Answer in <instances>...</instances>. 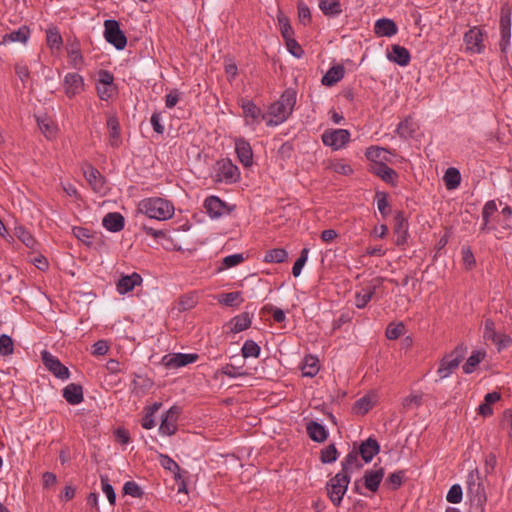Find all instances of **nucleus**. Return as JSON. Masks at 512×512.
<instances>
[{
  "label": "nucleus",
  "mask_w": 512,
  "mask_h": 512,
  "mask_svg": "<svg viewBox=\"0 0 512 512\" xmlns=\"http://www.w3.org/2000/svg\"><path fill=\"white\" fill-rule=\"evenodd\" d=\"M235 150L239 161L245 167H249L253 164V152L249 142L244 139H237L235 141Z\"/></svg>",
  "instance_id": "obj_18"
},
{
  "label": "nucleus",
  "mask_w": 512,
  "mask_h": 512,
  "mask_svg": "<svg viewBox=\"0 0 512 512\" xmlns=\"http://www.w3.org/2000/svg\"><path fill=\"white\" fill-rule=\"evenodd\" d=\"M396 222H397V225L395 227V232L398 234L397 244H401L405 240V233H406V228L404 225V218L401 213L397 214Z\"/></svg>",
  "instance_id": "obj_63"
},
{
  "label": "nucleus",
  "mask_w": 512,
  "mask_h": 512,
  "mask_svg": "<svg viewBox=\"0 0 512 512\" xmlns=\"http://www.w3.org/2000/svg\"><path fill=\"white\" fill-rule=\"evenodd\" d=\"M14 351V344L12 338L7 334L0 336V354L2 356L11 355Z\"/></svg>",
  "instance_id": "obj_50"
},
{
  "label": "nucleus",
  "mask_w": 512,
  "mask_h": 512,
  "mask_svg": "<svg viewBox=\"0 0 512 512\" xmlns=\"http://www.w3.org/2000/svg\"><path fill=\"white\" fill-rule=\"evenodd\" d=\"M380 447L378 442L373 438H368L362 442L358 448V454L365 463L371 462L373 457L379 453Z\"/></svg>",
  "instance_id": "obj_19"
},
{
  "label": "nucleus",
  "mask_w": 512,
  "mask_h": 512,
  "mask_svg": "<svg viewBox=\"0 0 512 512\" xmlns=\"http://www.w3.org/2000/svg\"><path fill=\"white\" fill-rule=\"evenodd\" d=\"M102 224L107 230L118 232L124 228V217L117 212L108 213L104 216Z\"/></svg>",
  "instance_id": "obj_25"
},
{
  "label": "nucleus",
  "mask_w": 512,
  "mask_h": 512,
  "mask_svg": "<svg viewBox=\"0 0 512 512\" xmlns=\"http://www.w3.org/2000/svg\"><path fill=\"white\" fill-rule=\"evenodd\" d=\"M319 8L326 16H337L342 12L339 0H321Z\"/></svg>",
  "instance_id": "obj_34"
},
{
  "label": "nucleus",
  "mask_w": 512,
  "mask_h": 512,
  "mask_svg": "<svg viewBox=\"0 0 512 512\" xmlns=\"http://www.w3.org/2000/svg\"><path fill=\"white\" fill-rule=\"evenodd\" d=\"M498 210L495 200H490L485 203L482 209V218L484 222H490V217Z\"/></svg>",
  "instance_id": "obj_61"
},
{
  "label": "nucleus",
  "mask_w": 512,
  "mask_h": 512,
  "mask_svg": "<svg viewBox=\"0 0 512 512\" xmlns=\"http://www.w3.org/2000/svg\"><path fill=\"white\" fill-rule=\"evenodd\" d=\"M123 491L125 494L130 495L135 498H140L143 495V491L140 486L134 481H128L123 486Z\"/></svg>",
  "instance_id": "obj_56"
},
{
  "label": "nucleus",
  "mask_w": 512,
  "mask_h": 512,
  "mask_svg": "<svg viewBox=\"0 0 512 512\" xmlns=\"http://www.w3.org/2000/svg\"><path fill=\"white\" fill-rule=\"evenodd\" d=\"M308 253H309L308 248L302 249L299 258L295 261V263L292 267V274L294 277L300 276L302 268L304 267L305 263L307 262Z\"/></svg>",
  "instance_id": "obj_52"
},
{
  "label": "nucleus",
  "mask_w": 512,
  "mask_h": 512,
  "mask_svg": "<svg viewBox=\"0 0 512 512\" xmlns=\"http://www.w3.org/2000/svg\"><path fill=\"white\" fill-rule=\"evenodd\" d=\"M443 181L448 190L456 189L461 183V174L457 168L449 167L443 176Z\"/></svg>",
  "instance_id": "obj_31"
},
{
  "label": "nucleus",
  "mask_w": 512,
  "mask_h": 512,
  "mask_svg": "<svg viewBox=\"0 0 512 512\" xmlns=\"http://www.w3.org/2000/svg\"><path fill=\"white\" fill-rule=\"evenodd\" d=\"M318 371V359L312 355L306 356L302 365V375L305 377H314Z\"/></svg>",
  "instance_id": "obj_35"
},
{
  "label": "nucleus",
  "mask_w": 512,
  "mask_h": 512,
  "mask_svg": "<svg viewBox=\"0 0 512 512\" xmlns=\"http://www.w3.org/2000/svg\"><path fill=\"white\" fill-rule=\"evenodd\" d=\"M107 126L110 131V143L112 146H118L120 131H119V122L116 117L111 116L107 120Z\"/></svg>",
  "instance_id": "obj_41"
},
{
  "label": "nucleus",
  "mask_w": 512,
  "mask_h": 512,
  "mask_svg": "<svg viewBox=\"0 0 512 512\" xmlns=\"http://www.w3.org/2000/svg\"><path fill=\"white\" fill-rule=\"evenodd\" d=\"M446 499L448 502L453 503V504L459 503L462 500V489H461L460 485H457V484L453 485L449 489Z\"/></svg>",
  "instance_id": "obj_62"
},
{
  "label": "nucleus",
  "mask_w": 512,
  "mask_h": 512,
  "mask_svg": "<svg viewBox=\"0 0 512 512\" xmlns=\"http://www.w3.org/2000/svg\"><path fill=\"white\" fill-rule=\"evenodd\" d=\"M101 484H102V491L106 495L109 503L111 505H114L115 501H116V494L106 476H101Z\"/></svg>",
  "instance_id": "obj_55"
},
{
  "label": "nucleus",
  "mask_w": 512,
  "mask_h": 512,
  "mask_svg": "<svg viewBox=\"0 0 512 512\" xmlns=\"http://www.w3.org/2000/svg\"><path fill=\"white\" fill-rule=\"evenodd\" d=\"M468 494L472 497V500L476 502L478 505H482L485 500V492L483 485L479 482L478 474H474L473 472L468 476Z\"/></svg>",
  "instance_id": "obj_15"
},
{
  "label": "nucleus",
  "mask_w": 512,
  "mask_h": 512,
  "mask_svg": "<svg viewBox=\"0 0 512 512\" xmlns=\"http://www.w3.org/2000/svg\"><path fill=\"white\" fill-rule=\"evenodd\" d=\"M204 208L207 214L213 219L220 218L230 212L226 203L216 196L208 197L204 201Z\"/></svg>",
  "instance_id": "obj_13"
},
{
  "label": "nucleus",
  "mask_w": 512,
  "mask_h": 512,
  "mask_svg": "<svg viewBox=\"0 0 512 512\" xmlns=\"http://www.w3.org/2000/svg\"><path fill=\"white\" fill-rule=\"evenodd\" d=\"M98 96L101 100H109L115 93L114 85H96Z\"/></svg>",
  "instance_id": "obj_60"
},
{
  "label": "nucleus",
  "mask_w": 512,
  "mask_h": 512,
  "mask_svg": "<svg viewBox=\"0 0 512 512\" xmlns=\"http://www.w3.org/2000/svg\"><path fill=\"white\" fill-rule=\"evenodd\" d=\"M295 103L296 92L292 89L285 90L280 99L273 103L270 107V114L277 120L275 122L269 120L267 124L272 126L284 122L292 113Z\"/></svg>",
  "instance_id": "obj_2"
},
{
  "label": "nucleus",
  "mask_w": 512,
  "mask_h": 512,
  "mask_svg": "<svg viewBox=\"0 0 512 512\" xmlns=\"http://www.w3.org/2000/svg\"><path fill=\"white\" fill-rule=\"evenodd\" d=\"M307 433L309 437L316 442H324L327 439L328 433L324 426L319 424L318 422L311 421L307 424Z\"/></svg>",
  "instance_id": "obj_27"
},
{
  "label": "nucleus",
  "mask_w": 512,
  "mask_h": 512,
  "mask_svg": "<svg viewBox=\"0 0 512 512\" xmlns=\"http://www.w3.org/2000/svg\"><path fill=\"white\" fill-rule=\"evenodd\" d=\"M387 154L388 151L380 147H370L366 152V156L373 162L372 164L382 163L383 160L387 159Z\"/></svg>",
  "instance_id": "obj_42"
},
{
  "label": "nucleus",
  "mask_w": 512,
  "mask_h": 512,
  "mask_svg": "<svg viewBox=\"0 0 512 512\" xmlns=\"http://www.w3.org/2000/svg\"><path fill=\"white\" fill-rule=\"evenodd\" d=\"M219 302L226 306H237L242 302L240 292H230L221 295Z\"/></svg>",
  "instance_id": "obj_48"
},
{
  "label": "nucleus",
  "mask_w": 512,
  "mask_h": 512,
  "mask_svg": "<svg viewBox=\"0 0 512 512\" xmlns=\"http://www.w3.org/2000/svg\"><path fill=\"white\" fill-rule=\"evenodd\" d=\"M104 37L117 50H123L127 44V38L121 31L119 23L114 19H107L104 22Z\"/></svg>",
  "instance_id": "obj_5"
},
{
  "label": "nucleus",
  "mask_w": 512,
  "mask_h": 512,
  "mask_svg": "<svg viewBox=\"0 0 512 512\" xmlns=\"http://www.w3.org/2000/svg\"><path fill=\"white\" fill-rule=\"evenodd\" d=\"M341 473L345 475H351L354 471H358L362 468V463L359 460V454L357 449L351 450L341 463Z\"/></svg>",
  "instance_id": "obj_22"
},
{
  "label": "nucleus",
  "mask_w": 512,
  "mask_h": 512,
  "mask_svg": "<svg viewBox=\"0 0 512 512\" xmlns=\"http://www.w3.org/2000/svg\"><path fill=\"white\" fill-rule=\"evenodd\" d=\"M405 325L402 322L390 323L386 328V337L395 340L405 333Z\"/></svg>",
  "instance_id": "obj_47"
},
{
  "label": "nucleus",
  "mask_w": 512,
  "mask_h": 512,
  "mask_svg": "<svg viewBox=\"0 0 512 512\" xmlns=\"http://www.w3.org/2000/svg\"><path fill=\"white\" fill-rule=\"evenodd\" d=\"M511 40V27L510 22H501V41H500V49L503 53H507L510 47Z\"/></svg>",
  "instance_id": "obj_39"
},
{
  "label": "nucleus",
  "mask_w": 512,
  "mask_h": 512,
  "mask_svg": "<svg viewBox=\"0 0 512 512\" xmlns=\"http://www.w3.org/2000/svg\"><path fill=\"white\" fill-rule=\"evenodd\" d=\"M47 43L51 48L59 49L62 45V37L56 29L47 31Z\"/></svg>",
  "instance_id": "obj_57"
},
{
  "label": "nucleus",
  "mask_w": 512,
  "mask_h": 512,
  "mask_svg": "<svg viewBox=\"0 0 512 512\" xmlns=\"http://www.w3.org/2000/svg\"><path fill=\"white\" fill-rule=\"evenodd\" d=\"M338 452L334 444L328 445L321 451V461L323 463H333L337 460Z\"/></svg>",
  "instance_id": "obj_53"
},
{
  "label": "nucleus",
  "mask_w": 512,
  "mask_h": 512,
  "mask_svg": "<svg viewBox=\"0 0 512 512\" xmlns=\"http://www.w3.org/2000/svg\"><path fill=\"white\" fill-rule=\"evenodd\" d=\"M329 168L338 174L341 175H350L353 173V169L351 165L343 160H337L334 162H331Z\"/></svg>",
  "instance_id": "obj_49"
},
{
  "label": "nucleus",
  "mask_w": 512,
  "mask_h": 512,
  "mask_svg": "<svg viewBox=\"0 0 512 512\" xmlns=\"http://www.w3.org/2000/svg\"><path fill=\"white\" fill-rule=\"evenodd\" d=\"M15 235L27 247L34 248V246L36 244V240L25 227H23V226L16 227Z\"/></svg>",
  "instance_id": "obj_43"
},
{
  "label": "nucleus",
  "mask_w": 512,
  "mask_h": 512,
  "mask_svg": "<svg viewBox=\"0 0 512 512\" xmlns=\"http://www.w3.org/2000/svg\"><path fill=\"white\" fill-rule=\"evenodd\" d=\"M416 122L412 116L400 122L397 128L398 134L403 138H413Z\"/></svg>",
  "instance_id": "obj_36"
},
{
  "label": "nucleus",
  "mask_w": 512,
  "mask_h": 512,
  "mask_svg": "<svg viewBox=\"0 0 512 512\" xmlns=\"http://www.w3.org/2000/svg\"><path fill=\"white\" fill-rule=\"evenodd\" d=\"M397 32L398 27L392 19L381 18L374 24V33L377 37H392Z\"/></svg>",
  "instance_id": "obj_17"
},
{
  "label": "nucleus",
  "mask_w": 512,
  "mask_h": 512,
  "mask_svg": "<svg viewBox=\"0 0 512 512\" xmlns=\"http://www.w3.org/2000/svg\"><path fill=\"white\" fill-rule=\"evenodd\" d=\"M138 211L151 219L164 221L174 215L173 204L160 197H151L141 200L138 204Z\"/></svg>",
  "instance_id": "obj_1"
},
{
  "label": "nucleus",
  "mask_w": 512,
  "mask_h": 512,
  "mask_svg": "<svg viewBox=\"0 0 512 512\" xmlns=\"http://www.w3.org/2000/svg\"><path fill=\"white\" fill-rule=\"evenodd\" d=\"M180 414L179 408L171 407L163 416L159 426V432L165 436H171L177 431V420Z\"/></svg>",
  "instance_id": "obj_11"
},
{
  "label": "nucleus",
  "mask_w": 512,
  "mask_h": 512,
  "mask_svg": "<svg viewBox=\"0 0 512 512\" xmlns=\"http://www.w3.org/2000/svg\"><path fill=\"white\" fill-rule=\"evenodd\" d=\"M142 278L138 273H132L131 275L123 276L117 282V291L120 294H125L132 291L135 286L140 285Z\"/></svg>",
  "instance_id": "obj_24"
},
{
  "label": "nucleus",
  "mask_w": 512,
  "mask_h": 512,
  "mask_svg": "<svg viewBox=\"0 0 512 512\" xmlns=\"http://www.w3.org/2000/svg\"><path fill=\"white\" fill-rule=\"evenodd\" d=\"M244 261V256L241 253H236L232 255H228L222 259L221 266L219 267V271L229 269L241 264Z\"/></svg>",
  "instance_id": "obj_45"
},
{
  "label": "nucleus",
  "mask_w": 512,
  "mask_h": 512,
  "mask_svg": "<svg viewBox=\"0 0 512 512\" xmlns=\"http://www.w3.org/2000/svg\"><path fill=\"white\" fill-rule=\"evenodd\" d=\"M287 256H288V253L285 249L275 248V249L269 250L266 253V255L264 257V261L270 262V263H282L286 260Z\"/></svg>",
  "instance_id": "obj_40"
},
{
  "label": "nucleus",
  "mask_w": 512,
  "mask_h": 512,
  "mask_svg": "<svg viewBox=\"0 0 512 512\" xmlns=\"http://www.w3.org/2000/svg\"><path fill=\"white\" fill-rule=\"evenodd\" d=\"M241 108L243 109V113L245 115V118L251 119V122L247 120V124H253L258 123L262 117H264L261 113V110L259 107L256 106V104L247 99H241L240 100Z\"/></svg>",
  "instance_id": "obj_23"
},
{
  "label": "nucleus",
  "mask_w": 512,
  "mask_h": 512,
  "mask_svg": "<svg viewBox=\"0 0 512 512\" xmlns=\"http://www.w3.org/2000/svg\"><path fill=\"white\" fill-rule=\"evenodd\" d=\"M83 173L85 179L96 193L104 195L107 192L105 179L95 167L86 164L83 168Z\"/></svg>",
  "instance_id": "obj_10"
},
{
  "label": "nucleus",
  "mask_w": 512,
  "mask_h": 512,
  "mask_svg": "<svg viewBox=\"0 0 512 512\" xmlns=\"http://www.w3.org/2000/svg\"><path fill=\"white\" fill-rule=\"evenodd\" d=\"M344 76V69L342 66L331 67L326 74L322 77V84L325 86H333L340 81Z\"/></svg>",
  "instance_id": "obj_33"
},
{
  "label": "nucleus",
  "mask_w": 512,
  "mask_h": 512,
  "mask_svg": "<svg viewBox=\"0 0 512 512\" xmlns=\"http://www.w3.org/2000/svg\"><path fill=\"white\" fill-rule=\"evenodd\" d=\"M63 398L71 405H78L84 400L83 388L76 383H70L62 391Z\"/></svg>",
  "instance_id": "obj_21"
},
{
  "label": "nucleus",
  "mask_w": 512,
  "mask_h": 512,
  "mask_svg": "<svg viewBox=\"0 0 512 512\" xmlns=\"http://www.w3.org/2000/svg\"><path fill=\"white\" fill-rule=\"evenodd\" d=\"M158 457H159L160 465L164 469L174 473L175 478L177 479L178 476H180L179 475V471H180L179 465L172 458H170L168 455L159 454Z\"/></svg>",
  "instance_id": "obj_46"
},
{
  "label": "nucleus",
  "mask_w": 512,
  "mask_h": 512,
  "mask_svg": "<svg viewBox=\"0 0 512 512\" xmlns=\"http://www.w3.org/2000/svg\"><path fill=\"white\" fill-rule=\"evenodd\" d=\"M241 352L244 358H257L260 354V347L255 341L246 340L242 346Z\"/></svg>",
  "instance_id": "obj_44"
},
{
  "label": "nucleus",
  "mask_w": 512,
  "mask_h": 512,
  "mask_svg": "<svg viewBox=\"0 0 512 512\" xmlns=\"http://www.w3.org/2000/svg\"><path fill=\"white\" fill-rule=\"evenodd\" d=\"M240 177L239 169L230 159L217 161L215 166V180L218 182L234 183Z\"/></svg>",
  "instance_id": "obj_6"
},
{
  "label": "nucleus",
  "mask_w": 512,
  "mask_h": 512,
  "mask_svg": "<svg viewBox=\"0 0 512 512\" xmlns=\"http://www.w3.org/2000/svg\"><path fill=\"white\" fill-rule=\"evenodd\" d=\"M387 58L400 66H407L411 60L409 51L398 44L391 46V51L388 52Z\"/></svg>",
  "instance_id": "obj_20"
},
{
  "label": "nucleus",
  "mask_w": 512,
  "mask_h": 512,
  "mask_svg": "<svg viewBox=\"0 0 512 512\" xmlns=\"http://www.w3.org/2000/svg\"><path fill=\"white\" fill-rule=\"evenodd\" d=\"M377 208L382 216H387L389 213V203L387 201V194L382 191L376 192Z\"/></svg>",
  "instance_id": "obj_54"
},
{
  "label": "nucleus",
  "mask_w": 512,
  "mask_h": 512,
  "mask_svg": "<svg viewBox=\"0 0 512 512\" xmlns=\"http://www.w3.org/2000/svg\"><path fill=\"white\" fill-rule=\"evenodd\" d=\"M467 348L463 345L457 346L451 353L446 355L440 363L437 373L441 379H445L458 368L464 358Z\"/></svg>",
  "instance_id": "obj_3"
},
{
  "label": "nucleus",
  "mask_w": 512,
  "mask_h": 512,
  "mask_svg": "<svg viewBox=\"0 0 512 512\" xmlns=\"http://www.w3.org/2000/svg\"><path fill=\"white\" fill-rule=\"evenodd\" d=\"M375 293V286L363 288L355 295V306L359 309L366 307Z\"/></svg>",
  "instance_id": "obj_37"
},
{
  "label": "nucleus",
  "mask_w": 512,
  "mask_h": 512,
  "mask_svg": "<svg viewBox=\"0 0 512 512\" xmlns=\"http://www.w3.org/2000/svg\"><path fill=\"white\" fill-rule=\"evenodd\" d=\"M197 359L198 355L194 353H175L166 355L163 362L168 368H179L194 363Z\"/></svg>",
  "instance_id": "obj_14"
},
{
  "label": "nucleus",
  "mask_w": 512,
  "mask_h": 512,
  "mask_svg": "<svg viewBox=\"0 0 512 512\" xmlns=\"http://www.w3.org/2000/svg\"><path fill=\"white\" fill-rule=\"evenodd\" d=\"M498 334L495 329V324L491 319H486L484 322V331H483V338L485 341H492L495 343Z\"/></svg>",
  "instance_id": "obj_51"
},
{
  "label": "nucleus",
  "mask_w": 512,
  "mask_h": 512,
  "mask_svg": "<svg viewBox=\"0 0 512 512\" xmlns=\"http://www.w3.org/2000/svg\"><path fill=\"white\" fill-rule=\"evenodd\" d=\"M250 325L251 317L247 312L235 316L229 323L230 330L233 333L244 331L245 329L249 328Z\"/></svg>",
  "instance_id": "obj_28"
},
{
  "label": "nucleus",
  "mask_w": 512,
  "mask_h": 512,
  "mask_svg": "<svg viewBox=\"0 0 512 512\" xmlns=\"http://www.w3.org/2000/svg\"><path fill=\"white\" fill-rule=\"evenodd\" d=\"M370 170L387 183H393L396 177L395 171L383 163L371 164Z\"/></svg>",
  "instance_id": "obj_26"
},
{
  "label": "nucleus",
  "mask_w": 512,
  "mask_h": 512,
  "mask_svg": "<svg viewBox=\"0 0 512 512\" xmlns=\"http://www.w3.org/2000/svg\"><path fill=\"white\" fill-rule=\"evenodd\" d=\"M286 41V47L288 51L296 58H301L303 55V49L298 44V42L292 37H289L288 39H285Z\"/></svg>",
  "instance_id": "obj_59"
},
{
  "label": "nucleus",
  "mask_w": 512,
  "mask_h": 512,
  "mask_svg": "<svg viewBox=\"0 0 512 512\" xmlns=\"http://www.w3.org/2000/svg\"><path fill=\"white\" fill-rule=\"evenodd\" d=\"M350 137V132L346 129H327L321 138L324 145L336 151L343 148L350 141Z\"/></svg>",
  "instance_id": "obj_7"
},
{
  "label": "nucleus",
  "mask_w": 512,
  "mask_h": 512,
  "mask_svg": "<svg viewBox=\"0 0 512 512\" xmlns=\"http://www.w3.org/2000/svg\"><path fill=\"white\" fill-rule=\"evenodd\" d=\"M278 22L281 28V34L284 39H288L293 36V30L291 25L288 22V19L285 16H278Z\"/></svg>",
  "instance_id": "obj_64"
},
{
  "label": "nucleus",
  "mask_w": 512,
  "mask_h": 512,
  "mask_svg": "<svg viewBox=\"0 0 512 512\" xmlns=\"http://www.w3.org/2000/svg\"><path fill=\"white\" fill-rule=\"evenodd\" d=\"M466 50L471 53H481L483 51V34L477 27L471 28L464 35Z\"/></svg>",
  "instance_id": "obj_12"
},
{
  "label": "nucleus",
  "mask_w": 512,
  "mask_h": 512,
  "mask_svg": "<svg viewBox=\"0 0 512 512\" xmlns=\"http://www.w3.org/2000/svg\"><path fill=\"white\" fill-rule=\"evenodd\" d=\"M375 403H376V396L374 394H367L364 397L360 398L358 401H356L353 409L356 414L364 415L370 409L373 408Z\"/></svg>",
  "instance_id": "obj_32"
},
{
  "label": "nucleus",
  "mask_w": 512,
  "mask_h": 512,
  "mask_svg": "<svg viewBox=\"0 0 512 512\" xmlns=\"http://www.w3.org/2000/svg\"><path fill=\"white\" fill-rule=\"evenodd\" d=\"M30 35V30L26 26L20 27L18 30L12 31L8 34H5L2 39L3 44L20 42L25 43Z\"/></svg>",
  "instance_id": "obj_30"
},
{
  "label": "nucleus",
  "mask_w": 512,
  "mask_h": 512,
  "mask_svg": "<svg viewBox=\"0 0 512 512\" xmlns=\"http://www.w3.org/2000/svg\"><path fill=\"white\" fill-rule=\"evenodd\" d=\"M63 87L68 98L81 94L85 89L83 77L75 72L67 73L63 79Z\"/></svg>",
  "instance_id": "obj_9"
},
{
  "label": "nucleus",
  "mask_w": 512,
  "mask_h": 512,
  "mask_svg": "<svg viewBox=\"0 0 512 512\" xmlns=\"http://www.w3.org/2000/svg\"><path fill=\"white\" fill-rule=\"evenodd\" d=\"M384 474V469L382 467L366 470L363 475L365 488L373 493L376 492L384 477Z\"/></svg>",
  "instance_id": "obj_16"
},
{
  "label": "nucleus",
  "mask_w": 512,
  "mask_h": 512,
  "mask_svg": "<svg viewBox=\"0 0 512 512\" xmlns=\"http://www.w3.org/2000/svg\"><path fill=\"white\" fill-rule=\"evenodd\" d=\"M41 358L44 366L50 371L56 378L66 380L70 377L69 369L64 366L60 360L52 355L50 352L44 350L41 353Z\"/></svg>",
  "instance_id": "obj_8"
},
{
  "label": "nucleus",
  "mask_w": 512,
  "mask_h": 512,
  "mask_svg": "<svg viewBox=\"0 0 512 512\" xmlns=\"http://www.w3.org/2000/svg\"><path fill=\"white\" fill-rule=\"evenodd\" d=\"M221 373L229 378H238L241 376H246L247 373L243 371L241 368H237L232 364H227L221 369Z\"/></svg>",
  "instance_id": "obj_58"
},
{
  "label": "nucleus",
  "mask_w": 512,
  "mask_h": 512,
  "mask_svg": "<svg viewBox=\"0 0 512 512\" xmlns=\"http://www.w3.org/2000/svg\"><path fill=\"white\" fill-rule=\"evenodd\" d=\"M486 357L485 350H475L468 357L467 361L463 365L462 369L465 374H471L475 371L478 364Z\"/></svg>",
  "instance_id": "obj_29"
},
{
  "label": "nucleus",
  "mask_w": 512,
  "mask_h": 512,
  "mask_svg": "<svg viewBox=\"0 0 512 512\" xmlns=\"http://www.w3.org/2000/svg\"><path fill=\"white\" fill-rule=\"evenodd\" d=\"M350 483V476L345 473L338 472L331 478L327 484V490L332 503L339 506L343 496L345 495L348 485Z\"/></svg>",
  "instance_id": "obj_4"
},
{
  "label": "nucleus",
  "mask_w": 512,
  "mask_h": 512,
  "mask_svg": "<svg viewBox=\"0 0 512 512\" xmlns=\"http://www.w3.org/2000/svg\"><path fill=\"white\" fill-rule=\"evenodd\" d=\"M37 123L41 132L45 135L46 138L51 139L57 133V127L54 122L47 118H37Z\"/></svg>",
  "instance_id": "obj_38"
}]
</instances>
